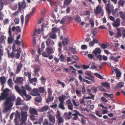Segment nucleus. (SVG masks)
<instances>
[{"instance_id": "1", "label": "nucleus", "mask_w": 125, "mask_h": 125, "mask_svg": "<svg viewBox=\"0 0 125 125\" xmlns=\"http://www.w3.org/2000/svg\"><path fill=\"white\" fill-rule=\"evenodd\" d=\"M11 91L8 88H6L4 90L0 96V102L4 99H6L4 101L3 105V111L7 112L10 110L12 107L13 103L12 101L15 99V97L13 95H10L7 97L9 93Z\"/></svg>"}, {"instance_id": "2", "label": "nucleus", "mask_w": 125, "mask_h": 125, "mask_svg": "<svg viewBox=\"0 0 125 125\" xmlns=\"http://www.w3.org/2000/svg\"><path fill=\"white\" fill-rule=\"evenodd\" d=\"M49 120L46 119H44L43 122V125H54L55 121L54 116L51 115H48Z\"/></svg>"}, {"instance_id": "3", "label": "nucleus", "mask_w": 125, "mask_h": 125, "mask_svg": "<svg viewBox=\"0 0 125 125\" xmlns=\"http://www.w3.org/2000/svg\"><path fill=\"white\" fill-rule=\"evenodd\" d=\"M94 11L95 15L101 13L102 16L103 15V10L99 5L97 6L96 9H94Z\"/></svg>"}, {"instance_id": "4", "label": "nucleus", "mask_w": 125, "mask_h": 125, "mask_svg": "<svg viewBox=\"0 0 125 125\" xmlns=\"http://www.w3.org/2000/svg\"><path fill=\"white\" fill-rule=\"evenodd\" d=\"M8 33L10 36L8 38V41L9 43L11 44L14 39V37L12 36V33L11 32V26H9Z\"/></svg>"}, {"instance_id": "5", "label": "nucleus", "mask_w": 125, "mask_h": 125, "mask_svg": "<svg viewBox=\"0 0 125 125\" xmlns=\"http://www.w3.org/2000/svg\"><path fill=\"white\" fill-rule=\"evenodd\" d=\"M110 2H108L106 7V10L108 15H110L111 11H113L114 8V7L113 6H111L110 7Z\"/></svg>"}, {"instance_id": "6", "label": "nucleus", "mask_w": 125, "mask_h": 125, "mask_svg": "<svg viewBox=\"0 0 125 125\" xmlns=\"http://www.w3.org/2000/svg\"><path fill=\"white\" fill-rule=\"evenodd\" d=\"M15 88L17 92L21 95L26 94V90H21L20 89L18 85L15 86Z\"/></svg>"}, {"instance_id": "7", "label": "nucleus", "mask_w": 125, "mask_h": 125, "mask_svg": "<svg viewBox=\"0 0 125 125\" xmlns=\"http://www.w3.org/2000/svg\"><path fill=\"white\" fill-rule=\"evenodd\" d=\"M11 48L10 46H9L8 47L6 48V50L7 51L8 53V55L9 57L11 58H13L14 57V52H13L11 53H10L9 51L11 50Z\"/></svg>"}, {"instance_id": "8", "label": "nucleus", "mask_w": 125, "mask_h": 125, "mask_svg": "<svg viewBox=\"0 0 125 125\" xmlns=\"http://www.w3.org/2000/svg\"><path fill=\"white\" fill-rule=\"evenodd\" d=\"M66 104L67 105L68 108L69 110H73V106L70 100L69 99L67 100L66 102Z\"/></svg>"}, {"instance_id": "9", "label": "nucleus", "mask_w": 125, "mask_h": 125, "mask_svg": "<svg viewBox=\"0 0 125 125\" xmlns=\"http://www.w3.org/2000/svg\"><path fill=\"white\" fill-rule=\"evenodd\" d=\"M58 113L56 115V118L59 123H61L63 121V118L61 116L60 114L58 111H57Z\"/></svg>"}, {"instance_id": "10", "label": "nucleus", "mask_w": 125, "mask_h": 125, "mask_svg": "<svg viewBox=\"0 0 125 125\" xmlns=\"http://www.w3.org/2000/svg\"><path fill=\"white\" fill-rule=\"evenodd\" d=\"M19 9L20 10L21 8L25 9L26 7V3L25 0H23L22 2H20L19 3Z\"/></svg>"}, {"instance_id": "11", "label": "nucleus", "mask_w": 125, "mask_h": 125, "mask_svg": "<svg viewBox=\"0 0 125 125\" xmlns=\"http://www.w3.org/2000/svg\"><path fill=\"white\" fill-rule=\"evenodd\" d=\"M73 111L76 114H73L72 115L74 116L73 118V120H76L78 118L77 115H79L80 116H83V115L80 114L77 111L75 110H74Z\"/></svg>"}, {"instance_id": "12", "label": "nucleus", "mask_w": 125, "mask_h": 125, "mask_svg": "<svg viewBox=\"0 0 125 125\" xmlns=\"http://www.w3.org/2000/svg\"><path fill=\"white\" fill-rule=\"evenodd\" d=\"M40 94L38 93V90L36 88L34 89L31 93V94L33 96L39 95Z\"/></svg>"}, {"instance_id": "13", "label": "nucleus", "mask_w": 125, "mask_h": 125, "mask_svg": "<svg viewBox=\"0 0 125 125\" xmlns=\"http://www.w3.org/2000/svg\"><path fill=\"white\" fill-rule=\"evenodd\" d=\"M120 19L117 18L113 23V26L114 27H118L120 25Z\"/></svg>"}, {"instance_id": "14", "label": "nucleus", "mask_w": 125, "mask_h": 125, "mask_svg": "<svg viewBox=\"0 0 125 125\" xmlns=\"http://www.w3.org/2000/svg\"><path fill=\"white\" fill-rule=\"evenodd\" d=\"M21 119L23 120H26L28 116L27 113V112H21Z\"/></svg>"}, {"instance_id": "15", "label": "nucleus", "mask_w": 125, "mask_h": 125, "mask_svg": "<svg viewBox=\"0 0 125 125\" xmlns=\"http://www.w3.org/2000/svg\"><path fill=\"white\" fill-rule=\"evenodd\" d=\"M14 79L15 78L14 77L13 81H14V82L15 83H22L23 82V78L21 77L17 78L15 80H14Z\"/></svg>"}, {"instance_id": "16", "label": "nucleus", "mask_w": 125, "mask_h": 125, "mask_svg": "<svg viewBox=\"0 0 125 125\" xmlns=\"http://www.w3.org/2000/svg\"><path fill=\"white\" fill-rule=\"evenodd\" d=\"M34 70L33 72L34 73V74L36 75L37 72L39 71L40 70V67L37 65H35L34 67Z\"/></svg>"}, {"instance_id": "17", "label": "nucleus", "mask_w": 125, "mask_h": 125, "mask_svg": "<svg viewBox=\"0 0 125 125\" xmlns=\"http://www.w3.org/2000/svg\"><path fill=\"white\" fill-rule=\"evenodd\" d=\"M21 51V48L17 49L15 51V52H17V53L15 54V57L17 59H19L20 58Z\"/></svg>"}, {"instance_id": "18", "label": "nucleus", "mask_w": 125, "mask_h": 125, "mask_svg": "<svg viewBox=\"0 0 125 125\" xmlns=\"http://www.w3.org/2000/svg\"><path fill=\"white\" fill-rule=\"evenodd\" d=\"M101 52L100 49L99 48H97L94 50L92 52V53L95 55L97 54H100Z\"/></svg>"}, {"instance_id": "19", "label": "nucleus", "mask_w": 125, "mask_h": 125, "mask_svg": "<svg viewBox=\"0 0 125 125\" xmlns=\"http://www.w3.org/2000/svg\"><path fill=\"white\" fill-rule=\"evenodd\" d=\"M49 109V106L47 105L44 106L39 109V111L42 112H46Z\"/></svg>"}, {"instance_id": "20", "label": "nucleus", "mask_w": 125, "mask_h": 125, "mask_svg": "<svg viewBox=\"0 0 125 125\" xmlns=\"http://www.w3.org/2000/svg\"><path fill=\"white\" fill-rule=\"evenodd\" d=\"M120 58V56H117L116 57L111 56L110 57V58L114 62H117L118 61V59Z\"/></svg>"}, {"instance_id": "21", "label": "nucleus", "mask_w": 125, "mask_h": 125, "mask_svg": "<svg viewBox=\"0 0 125 125\" xmlns=\"http://www.w3.org/2000/svg\"><path fill=\"white\" fill-rule=\"evenodd\" d=\"M29 111L31 114L37 115V112L36 109L33 108H30V109Z\"/></svg>"}, {"instance_id": "22", "label": "nucleus", "mask_w": 125, "mask_h": 125, "mask_svg": "<svg viewBox=\"0 0 125 125\" xmlns=\"http://www.w3.org/2000/svg\"><path fill=\"white\" fill-rule=\"evenodd\" d=\"M69 39L67 38L64 39L62 41V43L63 45L64 46H66L68 44Z\"/></svg>"}, {"instance_id": "23", "label": "nucleus", "mask_w": 125, "mask_h": 125, "mask_svg": "<svg viewBox=\"0 0 125 125\" xmlns=\"http://www.w3.org/2000/svg\"><path fill=\"white\" fill-rule=\"evenodd\" d=\"M46 50L48 53L50 55L53 53L54 50L52 48L49 47L46 48Z\"/></svg>"}, {"instance_id": "24", "label": "nucleus", "mask_w": 125, "mask_h": 125, "mask_svg": "<svg viewBox=\"0 0 125 125\" xmlns=\"http://www.w3.org/2000/svg\"><path fill=\"white\" fill-rule=\"evenodd\" d=\"M45 47L44 42H43L42 43L41 45V47L42 49H41V51L40 48H39L38 49V51L39 54H40L41 53V52L43 51V49L45 48Z\"/></svg>"}, {"instance_id": "25", "label": "nucleus", "mask_w": 125, "mask_h": 125, "mask_svg": "<svg viewBox=\"0 0 125 125\" xmlns=\"http://www.w3.org/2000/svg\"><path fill=\"white\" fill-rule=\"evenodd\" d=\"M118 15L123 19H125V14H123L122 11H120L118 13Z\"/></svg>"}, {"instance_id": "26", "label": "nucleus", "mask_w": 125, "mask_h": 125, "mask_svg": "<svg viewBox=\"0 0 125 125\" xmlns=\"http://www.w3.org/2000/svg\"><path fill=\"white\" fill-rule=\"evenodd\" d=\"M37 96L35 98V101L40 102L42 100V98L40 96V94L36 96Z\"/></svg>"}, {"instance_id": "27", "label": "nucleus", "mask_w": 125, "mask_h": 125, "mask_svg": "<svg viewBox=\"0 0 125 125\" xmlns=\"http://www.w3.org/2000/svg\"><path fill=\"white\" fill-rule=\"evenodd\" d=\"M104 95L106 96H107V97H106L107 98H108V97H109L111 99H112L113 98L114 96L113 94H109L106 93H104Z\"/></svg>"}, {"instance_id": "28", "label": "nucleus", "mask_w": 125, "mask_h": 125, "mask_svg": "<svg viewBox=\"0 0 125 125\" xmlns=\"http://www.w3.org/2000/svg\"><path fill=\"white\" fill-rule=\"evenodd\" d=\"M22 97H23L24 96H25L26 97V100L27 101H28L31 99V96L30 95H27V93L26 91V94H23L22 95H21Z\"/></svg>"}, {"instance_id": "29", "label": "nucleus", "mask_w": 125, "mask_h": 125, "mask_svg": "<svg viewBox=\"0 0 125 125\" xmlns=\"http://www.w3.org/2000/svg\"><path fill=\"white\" fill-rule=\"evenodd\" d=\"M0 82L2 84H4L6 82V79L5 78L3 77H0Z\"/></svg>"}, {"instance_id": "30", "label": "nucleus", "mask_w": 125, "mask_h": 125, "mask_svg": "<svg viewBox=\"0 0 125 125\" xmlns=\"http://www.w3.org/2000/svg\"><path fill=\"white\" fill-rule=\"evenodd\" d=\"M6 36L4 35H2L0 37V41L1 43H5V40L6 39Z\"/></svg>"}, {"instance_id": "31", "label": "nucleus", "mask_w": 125, "mask_h": 125, "mask_svg": "<svg viewBox=\"0 0 125 125\" xmlns=\"http://www.w3.org/2000/svg\"><path fill=\"white\" fill-rule=\"evenodd\" d=\"M5 0H0V10H2L4 5V2Z\"/></svg>"}, {"instance_id": "32", "label": "nucleus", "mask_w": 125, "mask_h": 125, "mask_svg": "<svg viewBox=\"0 0 125 125\" xmlns=\"http://www.w3.org/2000/svg\"><path fill=\"white\" fill-rule=\"evenodd\" d=\"M16 113L17 114L15 115V117L14 119L15 121H16L18 118L19 119H20V115L18 111H16Z\"/></svg>"}, {"instance_id": "33", "label": "nucleus", "mask_w": 125, "mask_h": 125, "mask_svg": "<svg viewBox=\"0 0 125 125\" xmlns=\"http://www.w3.org/2000/svg\"><path fill=\"white\" fill-rule=\"evenodd\" d=\"M101 85L103 87H105L108 88L109 87V84L107 83H103L101 84Z\"/></svg>"}, {"instance_id": "34", "label": "nucleus", "mask_w": 125, "mask_h": 125, "mask_svg": "<svg viewBox=\"0 0 125 125\" xmlns=\"http://www.w3.org/2000/svg\"><path fill=\"white\" fill-rule=\"evenodd\" d=\"M22 66V65L21 63L19 64L17 67V72L18 73L21 70Z\"/></svg>"}, {"instance_id": "35", "label": "nucleus", "mask_w": 125, "mask_h": 125, "mask_svg": "<svg viewBox=\"0 0 125 125\" xmlns=\"http://www.w3.org/2000/svg\"><path fill=\"white\" fill-rule=\"evenodd\" d=\"M85 77L86 79H88L92 81L93 83H94L95 82V81L94 80V77L93 76H89V77L85 76Z\"/></svg>"}, {"instance_id": "36", "label": "nucleus", "mask_w": 125, "mask_h": 125, "mask_svg": "<svg viewBox=\"0 0 125 125\" xmlns=\"http://www.w3.org/2000/svg\"><path fill=\"white\" fill-rule=\"evenodd\" d=\"M66 97V96L64 95H63L62 96L59 97V99L60 102H63V101Z\"/></svg>"}, {"instance_id": "37", "label": "nucleus", "mask_w": 125, "mask_h": 125, "mask_svg": "<svg viewBox=\"0 0 125 125\" xmlns=\"http://www.w3.org/2000/svg\"><path fill=\"white\" fill-rule=\"evenodd\" d=\"M8 83L10 87L12 88L13 83L12 82V80L11 79H9L8 81Z\"/></svg>"}, {"instance_id": "38", "label": "nucleus", "mask_w": 125, "mask_h": 125, "mask_svg": "<svg viewBox=\"0 0 125 125\" xmlns=\"http://www.w3.org/2000/svg\"><path fill=\"white\" fill-rule=\"evenodd\" d=\"M26 120L21 119L19 125H26Z\"/></svg>"}, {"instance_id": "39", "label": "nucleus", "mask_w": 125, "mask_h": 125, "mask_svg": "<svg viewBox=\"0 0 125 125\" xmlns=\"http://www.w3.org/2000/svg\"><path fill=\"white\" fill-rule=\"evenodd\" d=\"M21 98L19 97H18L16 103V105H20L21 104Z\"/></svg>"}, {"instance_id": "40", "label": "nucleus", "mask_w": 125, "mask_h": 125, "mask_svg": "<svg viewBox=\"0 0 125 125\" xmlns=\"http://www.w3.org/2000/svg\"><path fill=\"white\" fill-rule=\"evenodd\" d=\"M82 116L83 117V118L81 119L82 123L83 124H85L86 123V118L83 115Z\"/></svg>"}, {"instance_id": "41", "label": "nucleus", "mask_w": 125, "mask_h": 125, "mask_svg": "<svg viewBox=\"0 0 125 125\" xmlns=\"http://www.w3.org/2000/svg\"><path fill=\"white\" fill-rule=\"evenodd\" d=\"M76 93L78 96L79 97L81 96V93L80 90L76 89Z\"/></svg>"}, {"instance_id": "42", "label": "nucleus", "mask_w": 125, "mask_h": 125, "mask_svg": "<svg viewBox=\"0 0 125 125\" xmlns=\"http://www.w3.org/2000/svg\"><path fill=\"white\" fill-rule=\"evenodd\" d=\"M63 102H60L59 105V107L62 110L65 109V108L63 104Z\"/></svg>"}, {"instance_id": "43", "label": "nucleus", "mask_w": 125, "mask_h": 125, "mask_svg": "<svg viewBox=\"0 0 125 125\" xmlns=\"http://www.w3.org/2000/svg\"><path fill=\"white\" fill-rule=\"evenodd\" d=\"M29 80L31 83H32L33 82H36L37 81V79L36 78L32 79L31 78Z\"/></svg>"}, {"instance_id": "44", "label": "nucleus", "mask_w": 125, "mask_h": 125, "mask_svg": "<svg viewBox=\"0 0 125 125\" xmlns=\"http://www.w3.org/2000/svg\"><path fill=\"white\" fill-rule=\"evenodd\" d=\"M72 102L74 106L77 107L79 106V104H78V103L76 102L75 100L74 99H72Z\"/></svg>"}, {"instance_id": "45", "label": "nucleus", "mask_w": 125, "mask_h": 125, "mask_svg": "<svg viewBox=\"0 0 125 125\" xmlns=\"http://www.w3.org/2000/svg\"><path fill=\"white\" fill-rule=\"evenodd\" d=\"M117 30L118 31L117 33L116 37L117 38L121 37V34L120 31V29L118 28H117Z\"/></svg>"}, {"instance_id": "46", "label": "nucleus", "mask_w": 125, "mask_h": 125, "mask_svg": "<svg viewBox=\"0 0 125 125\" xmlns=\"http://www.w3.org/2000/svg\"><path fill=\"white\" fill-rule=\"evenodd\" d=\"M115 72L117 73L116 76H117L120 77L121 76V74L120 73V72L117 69H116L115 70Z\"/></svg>"}, {"instance_id": "47", "label": "nucleus", "mask_w": 125, "mask_h": 125, "mask_svg": "<svg viewBox=\"0 0 125 125\" xmlns=\"http://www.w3.org/2000/svg\"><path fill=\"white\" fill-rule=\"evenodd\" d=\"M46 80V79L43 76H42L40 79V80L41 81L43 84H45Z\"/></svg>"}, {"instance_id": "48", "label": "nucleus", "mask_w": 125, "mask_h": 125, "mask_svg": "<svg viewBox=\"0 0 125 125\" xmlns=\"http://www.w3.org/2000/svg\"><path fill=\"white\" fill-rule=\"evenodd\" d=\"M67 17H68L67 16H64L61 20L60 22V23L61 24L65 22L66 20L67 19Z\"/></svg>"}, {"instance_id": "49", "label": "nucleus", "mask_w": 125, "mask_h": 125, "mask_svg": "<svg viewBox=\"0 0 125 125\" xmlns=\"http://www.w3.org/2000/svg\"><path fill=\"white\" fill-rule=\"evenodd\" d=\"M25 87L26 89L29 91H31V89L29 85H25Z\"/></svg>"}, {"instance_id": "50", "label": "nucleus", "mask_w": 125, "mask_h": 125, "mask_svg": "<svg viewBox=\"0 0 125 125\" xmlns=\"http://www.w3.org/2000/svg\"><path fill=\"white\" fill-rule=\"evenodd\" d=\"M72 0H65L64 2V4L65 5L69 4L71 2Z\"/></svg>"}, {"instance_id": "51", "label": "nucleus", "mask_w": 125, "mask_h": 125, "mask_svg": "<svg viewBox=\"0 0 125 125\" xmlns=\"http://www.w3.org/2000/svg\"><path fill=\"white\" fill-rule=\"evenodd\" d=\"M89 22L91 25V27L93 28L94 25V22L93 20L92 19H90L89 20Z\"/></svg>"}, {"instance_id": "52", "label": "nucleus", "mask_w": 125, "mask_h": 125, "mask_svg": "<svg viewBox=\"0 0 125 125\" xmlns=\"http://www.w3.org/2000/svg\"><path fill=\"white\" fill-rule=\"evenodd\" d=\"M94 74L96 77L99 78L100 79H103V77L99 74L98 73H95Z\"/></svg>"}, {"instance_id": "53", "label": "nucleus", "mask_w": 125, "mask_h": 125, "mask_svg": "<svg viewBox=\"0 0 125 125\" xmlns=\"http://www.w3.org/2000/svg\"><path fill=\"white\" fill-rule=\"evenodd\" d=\"M50 54H48V52L47 53L46 52H44L43 53V56L44 57H48Z\"/></svg>"}, {"instance_id": "54", "label": "nucleus", "mask_w": 125, "mask_h": 125, "mask_svg": "<svg viewBox=\"0 0 125 125\" xmlns=\"http://www.w3.org/2000/svg\"><path fill=\"white\" fill-rule=\"evenodd\" d=\"M85 74L89 76H92V74L90 72L88 71H86L85 72Z\"/></svg>"}, {"instance_id": "55", "label": "nucleus", "mask_w": 125, "mask_h": 125, "mask_svg": "<svg viewBox=\"0 0 125 125\" xmlns=\"http://www.w3.org/2000/svg\"><path fill=\"white\" fill-rule=\"evenodd\" d=\"M39 90V92L41 93H43L45 91L44 88L43 87H40Z\"/></svg>"}, {"instance_id": "56", "label": "nucleus", "mask_w": 125, "mask_h": 125, "mask_svg": "<svg viewBox=\"0 0 125 125\" xmlns=\"http://www.w3.org/2000/svg\"><path fill=\"white\" fill-rule=\"evenodd\" d=\"M52 98L51 96H48V98L46 100V101L48 102H52Z\"/></svg>"}, {"instance_id": "57", "label": "nucleus", "mask_w": 125, "mask_h": 125, "mask_svg": "<svg viewBox=\"0 0 125 125\" xmlns=\"http://www.w3.org/2000/svg\"><path fill=\"white\" fill-rule=\"evenodd\" d=\"M70 49L71 51L74 54L76 53V51L75 49L74 48L71 47L70 48Z\"/></svg>"}, {"instance_id": "58", "label": "nucleus", "mask_w": 125, "mask_h": 125, "mask_svg": "<svg viewBox=\"0 0 125 125\" xmlns=\"http://www.w3.org/2000/svg\"><path fill=\"white\" fill-rule=\"evenodd\" d=\"M64 57L63 56V54H62L60 57V60L62 62H63L64 60Z\"/></svg>"}, {"instance_id": "59", "label": "nucleus", "mask_w": 125, "mask_h": 125, "mask_svg": "<svg viewBox=\"0 0 125 125\" xmlns=\"http://www.w3.org/2000/svg\"><path fill=\"white\" fill-rule=\"evenodd\" d=\"M91 96H87V97H86L85 98L86 99H93V100H94V95H91Z\"/></svg>"}, {"instance_id": "60", "label": "nucleus", "mask_w": 125, "mask_h": 125, "mask_svg": "<svg viewBox=\"0 0 125 125\" xmlns=\"http://www.w3.org/2000/svg\"><path fill=\"white\" fill-rule=\"evenodd\" d=\"M84 97H83L82 98H80L79 99L80 103L81 104H83L84 103Z\"/></svg>"}, {"instance_id": "61", "label": "nucleus", "mask_w": 125, "mask_h": 125, "mask_svg": "<svg viewBox=\"0 0 125 125\" xmlns=\"http://www.w3.org/2000/svg\"><path fill=\"white\" fill-rule=\"evenodd\" d=\"M57 82L58 84L62 85V86L63 87L65 86V84L63 83L61 81H60L59 80H57Z\"/></svg>"}, {"instance_id": "62", "label": "nucleus", "mask_w": 125, "mask_h": 125, "mask_svg": "<svg viewBox=\"0 0 125 125\" xmlns=\"http://www.w3.org/2000/svg\"><path fill=\"white\" fill-rule=\"evenodd\" d=\"M56 37V36L55 34H51L50 35V37L52 39L55 38Z\"/></svg>"}, {"instance_id": "63", "label": "nucleus", "mask_w": 125, "mask_h": 125, "mask_svg": "<svg viewBox=\"0 0 125 125\" xmlns=\"http://www.w3.org/2000/svg\"><path fill=\"white\" fill-rule=\"evenodd\" d=\"M46 42L47 45H48L51 44V39H47L46 41Z\"/></svg>"}, {"instance_id": "64", "label": "nucleus", "mask_w": 125, "mask_h": 125, "mask_svg": "<svg viewBox=\"0 0 125 125\" xmlns=\"http://www.w3.org/2000/svg\"><path fill=\"white\" fill-rule=\"evenodd\" d=\"M75 20L77 22H80L81 21L80 17L79 16L76 17L75 19Z\"/></svg>"}]
</instances>
